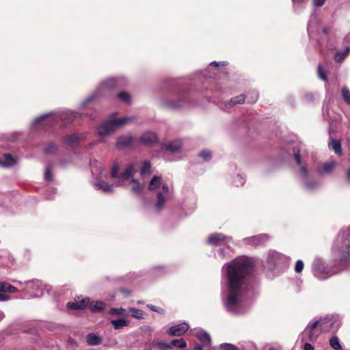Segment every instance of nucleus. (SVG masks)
<instances>
[{
  "mask_svg": "<svg viewBox=\"0 0 350 350\" xmlns=\"http://www.w3.org/2000/svg\"><path fill=\"white\" fill-rule=\"evenodd\" d=\"M323 31H324L325 33H327V30L326 29H324Z\"/></svg>",
  "mask_w": 350,
  "mask_h": 350,
  "instance_id": "774afa93",
  "label": "nucleus"
},
{
  "mask_svg": "<svg viewBox=\"0 0 350 350\" xmlns=\"http://www.w3.org/2000/svg\"><path fill=\"white\" fill-rule=\"evenodd\" d=\"M102 86L104 89H113L117 86V81L115 79H108L103 82Z\"/></svg>",
  "mask_w": 350,
  "mask_h": 350,
  "instance_id": "b1692460",
  "label": "nucleus"
},
{
  "mask_svg": "<svg viewBox=\"0 0 350 350\" xmlns=\"http://www.w3.org/2000/svg\"><path fill=\"white\" fill-rule=\"evenodd\" d=\"M130 311L132 312V316L133 317H135L137 319H142L143 315V311L135 308H131Z\"/></svg>",
  "mask_w": 350,
  "mask_h": 350,
  "instance_id": "a19ab883",
  "label": "nucleus"
},
{
  "mask_svg": "<svg viewBox=\"0 0 350 350\" xmlns=\"http://www.w3.org/2000/svg\"><path fill=\"white\" fill-rule=\"evenodd\" d=\"M211 66H213L215 67H217L219 66V63H217V62H213L211 63L210 64Z\"/></svg>",
  "mask_w": 350,
  "mask_h": 350,
  "instance_id": "bf43d9fd",
  "label": "nucleus"
},
{
  "mask_svg": "<svg viewBox=\"0 0 350 350\" xmlns=\"http://www.w3.org/2000/svg\"><path fill=\"white\" fill-rule=\"evenodd\" d=\"M162 189L165 193H167L169 191V187L167 183H164L162 185Z\"/></svg>",
  "mask_w": 350,
  "mask_h": 350,
  "instance_id": "864d4df0",
  "label": "nucleus"
},
{
  "mask_svg": "<svg viewBox=\"0 0 350 350\" xmlns=\"http://www.w3.org/2000/svg\"><path fill=\"white\" fill-rule=\"evenodd\" d=\"M336 167L335 162L325 163L323 164L321 168L319 169V172L321 174L330 173Z\"/></svg>",
  "mask_w": 350,
  "mask_h": 350,
  "instance_id": "a211bd4d",
  "label": "nucleus"
},
{
  "mask_svg": "<svg viewBox=\"0 0 350 350\" xmlns=\"http://www.w3.org/2000/svg\"><path fill=\"white\" fill-rule=\"evenodd\" d=\"M115 329H120L124 327L129 325V321L124 319H119L118 320H112L111 321Z\"/></svg>",
  "mask_w": 350,
  "mask_h": 350,
  "instance_id": "aec40b11",
  "label": "nucleus"
},
{
  "mask_svg": "<svg viewBox=\"0 0 350 350\" xmlns=\"http://www.w3.org/2000/svg\"><path fill=\"white\" fill-rule=\"evenodd\" d=\"M64 141L68 144H75L79 141V137L75 135H68L64 137Z\"/></svg>",
  "mask_w": 350,
  "mask_h": 350,
  "instance_id": "58836bf2",
  "label": "nucleus"
},
{
  "mask_svg": "<svg viewBox=\"0 0 350 350\" xmlns=\"http://www.w3.org/2000/svg\"><path fill=\"white\" fill-rule=\"evenodd\" d=\"M330 322L329 317L321 319L316 321L306 328L305 332L308 333V340L311 342L315 341L323 331L326 330L325 325Z\"/></svg>",
  "mask_w": 350,
  "mask_h": 350,
  "instance_id": "7ed1b4c3",
  "label": "nucleus"
},
{
  "mask_svg": "<svg viewBox=\"0 0 350 350\" xmlns=\"http://www.w3.org/2000/svg\"><path fill=\"white\" fill-rule=\"evenodd\" d=\"M314 4L317 6H321L325 3V0H313Z\"/></svg>",
  "mask_w": 350,
  "mask_h": 350,
  "instance_id": "3c124183",
  "label": "nucleus"
},
{
  "mask_svg": "<svg viewBox=\"0 0 350 350\" xmlns=\"http://www.w3.org/2000/svg\"><path fill=\"white\" fill-rule=\"evenodd\" d=\"M254 96H252V100L250 101L251 103H254L258 99V94L256 93H253Z\"/></svg>",
  "mask_w": 350,
  "mask_h": 350,
  "instance_id": "6e6d98bb",
  "label": "nucleus"
},
{
  "mask_svg": "<svg viewBox=\"0 0 350 350\" xmlns=\"http://www.w3.org/2000/svg\"><path fill=\"white\" fill-rule=\"evenodd\" d=\"M345 53H337L335 55V61L336 62H341L343 61V59H345Z\"/></svg>",
  "mask_w": 350,
  "mask_h": 350,
  "instance_id": "de8ad7c7",
  "label": "nucleus"
},
{
  "mask_svg": "<svg viewBox=\"0 0 350 350\" xmlns=\"http://www.w3.org/2000/svg\"><path fill=\"white\" fill-rule=\"evenodd\" d=\"M317 75H318V77L323 81H324L325 82H327L328 81V78L327 77L326 72L323 70V66L321 64H319V66H318Z\"/></svg>",
  "mask_w": 350,
  "mask_h": 350,
  "instance_id": "473e14b6",
  "label": "nucleus"
},
{
  "mask_svg": "<svg viewBox=\"0 0 350 350\" xmlns=\"http://www.w3.org/2000/svg\"><path fill=\"white\" fill-rule=\"evenodd\" d=\"M77 117V113H74V112H70L69 113H66L64 115V116L62 117V119H66V118H68V123H70V122H72Z\"/></svg>",
  "mask_w": 350,
  "mask_h": 350,
  "instance_id": "c03bdc74",
  "label": "nucleus"
},
{
  "mask_svg": "<svg viewBox=\"0 0 350 350\" xmlns=\"http://www.w3.org/2000/svg\"><path fill=\"white\" fill-rule=\"evenodd\" d=\"M46 118H48V115L42 116L36 119V122H40L44 120H45Z\"/></svg>",
  "mask_w": 350,
  "mask_h": 350,
  "instance_id": "4d7b16f0",
  "label": "nucleus"
},
{
  "mask_svg": "<svg viewBox=\"0 0 350 350\" xmlns=\"http://www.w3.org/2000/svg\"><path fill=\"white\" fill-rule=\"evenodd\" d=\"M329 323L330 325H332V321H330V322H329ZM325 327H326V330H325V332H326V331H327L329 329H330L331 325H329L328 328H327L326 326H325Z\"/></svg>",
  "mask_w": 350,
  "mask_h": 350,
  "instance_id": "e2e57ef3",
  "label": "nucleus"
},
{
  "mask_svg": "<svg viewBox=\"0 0 350 350\" xmlns=\"http://www.w3.org/2000/svg\"><path fill=\"white\" fill-rule=\"evenodd\" d=\"M10 299V296L0 293V301H8Z\"/></svg>",
  "mask_w": 350,
  "mask_h": 350,
  "instance_id": "8fccbe9b",
  "label": "nucleus"
},
{
  "mask_svg": "<svg viewBox=\"0 0 350 350\" xmlns=\"http://www.w3.org/2000/svg\"><path fill=\"white\" fill-rule=\"evenodd\" d=\"M199 157L203 158L204 161L209 160L211 157V152L208 150H203L199 153Z\"/></svg>",
  "mask_w": 350,
  "mask_h": 350,
  "instance_id": "79ce46f5",
  "label": "nucleus"
},
{
  "mask_svg": "<svg viewBox=\"0 0 350 350\" xmlns=\"http://www.w3.org/2000/svg\"><path fill=\"white\" fill-rule=\"evenodd\" d=\"M135 163H130L129 164L124 171L123 172L122 174H121V177L122 178H124V179H126V180H128L130 178L133 177L135 172Z\"/></svg>",
  "mask_w": 350,
  "mask_h": 350,
  "instance_id": "2eb2a0df",
  "label": "nucleus"
},
{
  "mask_svg": "<svg viewBox=\"0 0 350 350\" xmlns=\"http://www.w3.org/2000/svg\"><path fill=\"white\" fill-rule=\"evenodd\" d=\"M301 166V173L303 176H308V170L306 165H300Z\"/></svg>",
  "mask_w": 350,
  "mask_h": 350,
  "instance_id": "09e8293b",
  "label": "nucleus"
},
{
  "mask_svg": "<svg viewBox=\"0 0 350 350\" xmlns=\"http://www.w3.org/2000/svg\"><path fill=\"white\" fill-rule=\"evenodd\" d=\"M329 345L333 348L334 350H341L342 346L340 343L339 338L334 336L329 339Z\"/></svg>",
  "mask_w": 350,
  "mask_h": 350,
  "instance_id": "a878e982",
  "label": "nucleus"
},
{
  "mask_svg": "<svg viewBox=\"0 0 350 350\" xmlns=\"http://www.w3.org/2000/svg\"><path fill=\"white\" fill-rule=\"evenodd\" d=\"M16 163L15 159L10 153H5L3 155V158L0 159V165L3 167H10Z\"/></svg>",
  "mask_w": 350,
  "mask_h": 350,
  "instance_id": "ddd939ff",
  "label": "nucleus"
},
{
  "mask_svg": "<svg viewBox=\"0 0 350 350\" xmlns=\"http://www.w3.org/2000/svg\"><path fill=\"white\" fill-rule=\"evenodd\" d=\"M342 96L344 100L348 104L350 105V91L348 90L347 87H342Z\"/></svg>",
  "mask_w": 350,
  "mask_h": 350,
  "instance_id": "f704fd0d",
  "label": "nucleus"
},
{
  "mask_svg": "<svg viewBox=\"0 0 350 350\" xmlns=\"http://www.w3.org/2000/svg\"><path fill=\"white\" fill-rule=\"evenodd\" d=\"M268 350H276V349H274V348H270V349H269Z\"/></svg>",
  "mask_w": 350,
  "mask_h": 350,
  "instance_id": "338daca9",
  "label": "nucleus"
},
{
  "mask_svg": "<svg viewBox=\"0 0 350 350\" xmlns=\"http://www.w3.org/2000/svg\"><path fill=\"white\" fill-rule=\"evenodd\" d=\"M129 121H131V118H127L115 120H107L98 126V135L101 136L109 135L114 132L118 126L126 124Z\"/></svg>",
  "mask_w": 350,
  "mask_h": 350,
  "instance_id": "20e7f679",
  "label": "nucleus"
},
{
  "mask_svg": "<svg viewBox=\"0 0 350 350\" xmlns=\"http://www.w3.org/2000/svg\"><path fill=\"white\" fill-rule=\"evenodd\" d=\"M329 148L334 150V152L339 155L341 156L342 154V150L341 147V142L339 139L331 138L330 141L328 144Z\"/></svg>",
  "mask_w": 350,
  "mask_h": 350,
  "instance_id": "9b49d317",
  "label": "nucleus"
},
{
  "mask_svg": "<svg viewBox=\"0 0 350 350\" xmlns=\"http://www.w3.org/2000/svg\"><path fill=\"white\" fill-rule=\"evenodd\" d=\"M109 314L111 315H114V314L122 315L123 314V310L122 308L118 309V308H112L110 309Z\"/></svg>",
  "mask_w": 350,
  "mask_h": 350,
  "instance_id": "49530a36",
  "label": "nucleus"
},
{
  "mask_svg": "<svg viewBox=\"0 0 350 350\" xmlns=\"http://www.w3.org/2000/svg\"><path fill=\"white\" fill-rule=\"evenodd\" d=\"M219 350H239L236 346L230 343H223L219 346Z\"/></svg>",
  "mask_w": 350,
  "mask_h": 350,
  "instance_id": "ea45409f",
  "label": "nucleus"
},
{
  "mask_svg": "<svg viewBox=\"0 0 350 350\" xmlns=\"http://www.w3.org/2000/svg\"><path fill=\"white\" fill-rule=\"evenodd\" d=\"M169 345L170 346V349L174 347L183 349L187 347V342L183 338L174 339L169 342Z\"/></svg>",
  "mask_w": 350,
  "mask_h": 350,
  "instance_id": "4be33fe9",
  "label": "nucleus"
},
{
  "mask_svg": "<svg viewBox=\"0 0 350 350\" xmlns=\"http://www.w3.org/2000/svg\"><path fill=\"white\" fill-rule=\"evenodd\" d=\"M4 317H5V315H4V314L3 312L1 314H0V320L1 319H3Z\"/></svg>",
  "mask_w": 350,
  "mask_h": 350,
  "instance_id": "0e129e2a",
  "label": "nucleus"
},
{
  "mask_svg": "<svg viewBox=\"0 0 350 350\" xmlns=\"http://www.w3.org/2000/svg\"><path fill=\"white\" fill-rule=\"evenodd\" d=\"M153 347H156L160 350H170L169 342H153L152 343Z\"/></svg>",
  "mask_w": 350,
  "mask_h": 350,
  "instance_id": "cd10ccee",
  "label": "nucleus"
},
{
  "mask_svg": "<svg viewBox=\"0 0 350 350\" xmlns=\"http://www.w3.org/2000/svg\"><path fill=\"white\" fill-rule=\"evenodd\" d=\"M349 51H350V48L347 47V48L345 49V53H344L346 55V54H347Z\"/></svg>",
  "mask_w": 350,
  "mask_h": 350,
  "instance_id": "052dcab7",
  "label": "nucleus"
},
{
  "mask_svg": "<svg viewBox=\"0 0 350 350\" xmlns=\"http://www.w3.org/2000/svg\"><path fill=\"white\" fill-rule=\"evenodd\" d=\"M245 100V95L240 94L232 98L229 102L230 105L234 106L237 104L243 103Z\"/></svg>",
  "mask_w": 350,
  "mask_h": 350,
  "instance_id": "393cba45",
  "label": "nucleus"
},
{
  "mask_svg": "<svg viewBox=\"0 0 350 350\" xmlns=\"http://www.w3.org/2000/svg\"><path fill=\"white\" fill-rule=\"evenodd\" d=\"M329 323L330 325H332V321H330V322H329ZM325 327H326V330H325V332H326V331H327L329 329H330L331 325H329L328 328H327L326 326H325Z\"/></svg>",
  "mask_w": 350,
  "mask_h": 350,
  "instance_id": "680f3d73",
  "label": "nucleus"
},
{
  "mask_svg": "<svg viewBox=\"0 0 350 350\" xmlns=\"http://www.w3.org/2000/svg\"><path fill=\"white\" fill-rule=\"evenodd\" d=\"M293 152L294 154L295 160L298 165H301V159L300 154V150L297 147H294L293 149Z\"/></svg>",
  "mask_w": 350,
  "mask_h": 350,
  "instance_id": "c9c22d12",
  "label": "nucleus"
},
{
  "mask_svg": "<svg viewBox=\"0 0 350 350\" xmlns=\"http://www.w3.org/2000/svg\"><path fill=\"white\" fill-rule=\"evenodd\" d=\"M304 269V262L301 260H298L295 263V271L297 273H300Z\"/></svg>",
  "mask_w": 350,
  "mask_h": 350,
  "instance_id": "a18cd8bd",
  "label": "nucleus"
},
{
  "mask_svg": "<svg viewBox=\"0 0 350 350\" xmlns=\"http://www.w3.org/2000/svg\"><path fill=\"white\" fill-rule=\"evenodd\" d=\"M111 177L112 178H122L121 174H119V165L118 163H114L112 166Z\"/></svg>",
  "mask_w": 350,
  "mask_h": 350,
  "instance_id": "c85d7f7f",
  "label": "nucleus"
},
{
  "mask_svg": "<svg viewBox=\"0 0 350 350\" xmlns=\"http://www.w3.org/2000/svg\"><path fill=\"white\" fill-rule=\"evenodd\" d=\"M189 329L188 324L183 323L172 326L167 332V334L172 336H181Z\"/></svg>",
  "mask_w": 350,
  "mask_h": 350,
  "instance_id": "423d86ee",
  "label": "nucleus"
},
{
  "mask_svg": "<svg viewBox=\"0 0 350 350\" xmlns=\"http://www.w3.org/2000/svg\"><path fill=\"white\" fill-rule=\"evenodd\" d=\"M226 276L228 294L225 305L228 311H234L241 302L240 294L247 278L252 273L254 265L247 258L233 260L226 264Z\"/></svg>",
  "mask_w": 350,
  "mask_h": 350,
  "instance_id": "f257e3e1",
  "label": "nucleus"
},
{
  "mask_svg": "<svg viewBox=\"0 0 350 350\" xmlns=\"http://www.w3.org/2000/svg\"><path fill=\"white\" fill-rule=\"evenodd\" d=\"M147 308H149L150 310L156 312L161 314H163L165 313V310L163 308L157 307V306L152 305V304H148Z\"/></svg>",
  "mask_w": 350,
  "mask_h": 350,
  "instance_id": "37998d69",
  "label": "nucleus"
},
{
  "mask_svg": "<svg viewBox=\"0 0 350 350\" xmlns=\"http://www.w3.org/2000/svg\"><path fill=\"white\" fill-rule=\"evenodd\" d=\"M17 291V288L14 286L5 283L0 282V292L1 293H15Z\"/></svg>",
  "mask_w": 350,
  "mask_h": 350,
  "instance_id": "412c9836",
  "label": "nucleus"
},
{
  "mask_svg": "<svg viewBox=\"0 0 350 350\" xmlns=\"http://www.w3.org/2000/svg\"><path fill=\"white\" fill-rule=\"evenodd\" d=\"M304 350H314V347L310 343H305Z\"/></svg>",
  "mask_w": 350,
  "mask_h": 350,
  "instance_id": "603ef678",
  "label": "nucleus"
},
{
  "mask_svg": "<svg viewBox=\"0 0 350 350\" xmlns=\"http://www.w3.org/2000/svg\"><path fill=\"white\" fill-rule=\"evenodd\" d=\"M161 184V178L160 176H154L150 182L149 190L152 191L158 188Z\"/></svg>",
  "mask_w": 350,
  "mask_h": 350,
  "instance_id": "5701e85b",
  "label": "nucleus"
},
{
  "mask_svg": "<svg viewBox=\"0 0 350 350\" xmlns=\"http://www.w3.org/2000/svg\"><path fill=\"white\" fill-rule=\"evenodd\" d=\"M52 168V164H49L46 168L44 178L48 181H51L53 180Z\"/></svg>",
  "mask_w": 350,
  "mask_h": 350,
  "instance_id": "4c0bfd02",
  "label": "nucleus"
},
{
  "mask_svg": "<svg viewBox=\"0 0 350 350\" xmlns=\"http://www.w3.org/2000/svg\"><path fill=\"white\" fill-rule=\"evenodd\" d=\"M187 95L184 94L181 95V99L178 100V101L163 100L161 103V106L164 108L172 110L179 109L182 107L183 100L185 99Z\"/></svg>",
  "mask_w": 350,
  "mask_h": 350,
  "instance_id": "6e6552de",
  "label": "nucleus"
},
{
  "mask_svg": "<svg viewBox=\"0 0 350 350\" xmlns=\"http://www.w3.org/2000/svg\"><path fill=\"white\" fill-rule=\"evenodd\" d=\"M161 148L169 152H178L182 148V142L180 139H175L168 143L162 144Z\"/></svg>",
  "mask_w": 350,
  "mask_h": 350,
  "instance_id": "1a4fd4ad",
  "label": "nucleus"
},
{
  "mask_svg": "<svg viewBox=\"0 0 350 350\" xmlns=\"http://www.w3.org/2000/svg\"><path fill=\"white\" fill-rule=\"evenodd\" d=\"M96 186L98 189L102 190L105 193H110L113 191V185L109 184L108 183L104 180H100L96 184Z\"/></svg>",
  "mask_w": 350,
  "mask_h": 350,
  "instance_id": "f3484780",
  "label": "nucleus"
},
{
  "mask_svg": "<svg viewBox=\"0 0 350 350\" xmlns=\"http://www.w3.org/2000/svg\"><path fill=\"white\" fill-rule=\"evenodd\" d=\"M269 239L267 234H261L244 239V243L247 245L256 247L264 244Z\"/></svg>",
  "mask_w": 350,
  "mask_h": 350,
  "instance_id": "39448f33",
  "label": "nucleus"
},
{
  "mask_svg": "<svg viewBox=\"0 0 350 350\" xmlns=\"http://www.w3.org/2000/svg\"><path fill=\"white\" fill-rule=\"evenodd\" d=\"M227 237L221 233H213L210 234L208 243L211 245H217L219 242L226 240Z\"/></svg>",
  "mask_w": 350,
  "mask_h": 350,
  "instance_id": "4468645a",
  "label": "nucleus"
},
{
  "mask_svg": "<svg viewBox=\"0 0 350 350\" xmlns=\"http://www.w3.org/2000/svg\"><path fill=\"white\" fill-rule=\"evenodd\" d=\"M151 165L149 161H145L141 168V175H146L150 173Z\"/></svg>",
  "mask_w": 350,
  "mask_h": 350,
  "instance_id": "2f4dec72",
  "label": "nucleus"
},
{
  "mask_svg": "<svg viewBox=\"0 0 350 350\" xmlns=\"http://www.w3.org/2000/svg\"><path fill=\"white\" fill-rule=\"evenodd\" d=\"M139 141L146 146H151L157 142L158 137L154 133L146 132L141 135Z\"/></svg>",
  "mask_w": 350,
  "mask_h": 350,
  "instance_id": "0eeeda50",
  "label": "nucleus"
},
{
  "mask_svg": "<svg viewBox=\"0 0 350 350\" xmlns=\"http://www.w3.org/2000/svg\"><path fill=\"white\" fill-rule=\"evenodd\" d=\"M117 96L119 99H120L121 100H122L125 103H131V99L130 94L126 92H122L119 93L117 95Z\"/></svg>",
  "mask_w": 350,
  "mask_h": 350,
  "instance_id": "e433bc0d",
  "label": "nucleus"
},
{
  "mask_svg": "<svg viewBox=\"0 0 350 350\" xmlns=\"http://www.w3.org/2000/svg\"><path fill=\"white\" fill-rule=\"evenodd\" d=\"M90 304L89 298H84L80 301H75L73 302H68L67 306L71 310H82L85 308Z\"/></svg>",
  "mask_w": 350,
  "mask_h": 350,
  "instance_id": "9d476101",
  "label": "nucleus"
},
{
  "mask_svg": "<svg viewBox=\"0 0 350 350\" xmlns=\"http://www.w3.org/2000/svg\"><path fill=\"white\" fill-rule=\"evenodd\" d=\"M58 150V146L55 144L49 143L44 148V152L46 154H55Z\"/></svg>",
  "mask_w": 350,
  "mask_h": 350,
  "instance_id": "c756f323",
  "label": "nucleus"
},
{
  "mask_svg": "<svg viewBox=\"0 0 350 350\" xmlns=\"http://www.w3.org/2000/svg\"><path fill=\"white\" fill-rule=\"evenodd\" d=\"M165 202V197L161 193L157 194V202L156 204V208L158 211H161Z\"/></svg>",
  "mask_w": 350,
  "mask_h": 350,
  "instance_id": "7c9ffc66",
  "label": "nucleus"
},
{
  "mask_svg": "<svg viewBox=\"0 0 350 350\" xmlns=\"http://www.w3.org/2000/svg\"><path fill=\"white\" fill-rule=\"evenodd\" d=\"M122 292L123 293H128L129 294V292H127V291H124V290H121Z\"/></svg>",
  "mask_w": 350,
  "mask_h": 350,
  "instance_id": "69168bd1",
  "label": "nucleus"
},
{
  "mask_svg": "<svg viewBox=\"0 0 350 350\" xmlns=\"http://www.w3.org/2000/svg\"><path fill=\"white\" fill-rule=\"evenodd\" d=\"M198 338L204 347H208L211 343V337L206 332L199 334L198 335Z\"/></svg>",
  "mask_w": 350,
  "mask_h": 350,
  "instance_id": "6ab92c4d",
  "label": "nucleus"
},
{
  "mask_svg": "<svg viewBox=\"0 0 350 350\" xmlns=\"http://www.w3.org/2000/svg\"><path fill=\"white\" fill-rule=\"evenodd\" d=\"M133 141V137L122 135L118 138L116 146L119 148H124L129 146Z\"/></svg>",
  "mask_w": 350,
  "mask_h": 350,
  "instance_id": "f8f14e48",
  "label": "nucleus"
},
{
  "mask_svg": "<svg viewBox=\"0 0 350 350\" xmlns=\"http://www.w3.org/2000/svg\"><path fill=\"white\" fill-rule=\"evenodd\" d=\"M332 252L336 261L342 265L350 264V226L342 230L337 236Z\"/></svg>",
  "mask_w": 350,
  "mask_h": 350,
  "instance_id": "f03ea898",
  "label": "nucleus"
},
{
  "mask_svg": "<svg viewBox=\"0 0 350 350\" xmlns=\"http://www.w3.org/2000/svg\"><path fill=\"white\" fill-rule=\"evenodd\" d=\"M106 304L100 301H92L89 304V308L93 312H102Z\"/></svg>",
  "mask_w": 350,
  "mask_h": 350,
  "instance_id": "dca6fc26",
  "label": "nucleus"
},
{
  "mask_svg": "<svg viewBox=\"0 0 350 350\" xmlns=\"http://www.w3.org/2000/svg\"><path fill=\"white\" fill-rule=\"evenodd\" d=\"M347 180L348 182H350V167L348 169L347 172Z\"/></svg>",
  "mask_w": 350,
  "mask_h": 350,
  "instance_id": "13d9d810",
  "label": "nucleus"
},
{
  "mask_svg": "<svg viewBox=\"0 0 350 350\" xmlns=\"http://www.w3.org/2000/svg\"><path fill=\"white\" fill-rule=\"evenodd\" d=\"M132 183V191L136 194L139 193L142 190V185L136 179H133Z\"/></svg>",
  "mask_w": 350,
  "mask_h": 350,
  "instance_id": "72a5a7b5",
  "label": "nucleus"
},
{
  "mask_svg": "<svg viewBox=\"0 0 350 350\" xmlns=\"http://www.w3.org/2000/svg\"><path fill=\"white\" fill-rule=\"evenodd\" d=\"M87 341L90 345H96L100 343V338L94 334L88 335Z\"/></svg>",
  "mask_w": 350,
  "mask_h": 350,
  "instance_id": "bb28decb",
  "label": "nucleus"
},
{
  "mask_svg": "<svg viewBox=\"0 0 350 350\" xmlns=\"http://www.w3.org/2000/svg\"><path fill=\"white\" fill-rule=\"evenodd\" d=\"M203 345H195L193 347V350H203Z\"/></svg>",
  "mask_w": 350,
  "mask_h": 350,
  "instance_id": "5fc2aeb1",
  "label": "nucleus"
}]
</instances>
